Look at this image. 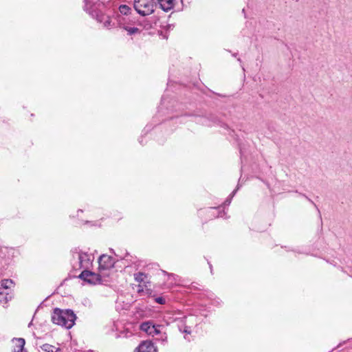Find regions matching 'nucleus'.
Returning a JSON list of instances; mask_svg holds the SVG:
<instances>
[{
    "instance_id": "f257e3e1",
    "label": "nucleus",
    "mask_w": 352,
    "mask_h": 352,
    "mask_svg": "<svg viewBox=\"0 0 352 352\" xmlns=\"http://www.w3.org/2000/svg\"><path fill=\"white\" fill-rule=\"evenodd\" d=\"M76 319L77 316L72 309H62L58 307L53 309L51 316V320L54 324L67 329H71L75 324Z\"/></svg>"
},
{
    "instance_id": "f03ea898",
    "label": "nucleus",
    "mask_w": 352,
    "mask_h": 352,
    "mask_svg": "<svg viewBox=\"0 0 352 352\" xmlns=\"http://www.w3.org/2000/svg\"><path fill=\"white\" fill-rule=\"evenodd\" d=\"M84 10L88 12L93 19H96L99 23H103L104 26L107 28L115 25V23L112 22L109 16L105 15L100 10L93 9L94 0H84Z\"/></svg>"
},
{
    "instance_id": "7ed1b4c3",
    "label": "nucleus",
    "mask_w": 352,
    "mask_h": 352,
    "mask_svg": "<svg viewBox=\"0 0 352 352\" xmlns=\"http://www.w3.org/2000/svg\"><path fill=\"white\" fill-rule=\"evenodd\" d=\"M157 3L155 0H134L133 8L142 16L153 14Z\"/></svg>"
},
{
    "instance_id": "20e7f679",
    "label": "nucleus",
    "mask_w": 352,
    "mask_h": 352,
    "mask_svg": "<svg viewBox=\"0 0 352 352\" xmlns=\"http://www.w3.org/2000/svg\"><path fill=\"white\" fill-rule=\"evenodd\" d=\"M70 253L73 258H75L76 256H77L78 260V268H76L75 265H73L74 269L76 270L82 268L84 270H88L89 265L92 263L93 259L91 258L90 255H89L87 252H82L79 250L78 248H74L71 250Z\"/></svg>"
},
{
    "instance_id": "39448f33",
    "label": "nucleus",
    "mask_w": 352,
    "mask_h": 352,
    "mask_svg": "<svg viewBox=\"0 0 352 352\" xmlns=\"http://www.w3.org/2000/svg\"><path fill=\"white\" fill-rule=\"evenodd\" d=\"M74 277L79 278L89 285L101 284L102 282V276L100 274L89 270H83L79 275L74 276Z\"/></svg>"
},
{
    "instance_id": "423d86ee",
    "label": "nucleus",
    "mask_w": 352,
    "mask_h": 352,
    "mask_svg": "<svg viewBox=\"0 0 352 352\" xmlns=\"http://www.w3.org/2000/svg\"><path fill=\"white\" fill-rule=\"evenodd\" d=\"M163 324H156L153 320H148L142 322L140 325V329L145 332L147 335L155 336L161 333V329H164Z\"/></svg>"
},
{
    "instance_id": "0eeeda50",
    "label": "nucleus",
    "mask_w": 352,
    "mask_h": 352,
    "mask_svg": "<svg viewBox=\"0 0 352 352\" xmlns=\"http://www.w3.org/2000/svg\"><path fill=\"white\" fill-rule=\"evenodd\" d=\"M98 270H107L115 267L116 261L111 256L105 254L100 255L98 260Z\"/></svg>"
},
{
    "instance_id": "6e6552de",
    "label": "nucleus",
    "mask_w": 352,
    "mask_h": 352,
    "mask_svg": "<svg viewBox=\"0 0 352 352\" xmlns=\"http://www.w3.org/2000/svg\"><path fill=\"white\" fill-rule=\"evenodd\" d=\"M116 21L118 27L126 30L129 36L141 33V30L139 28L127 25L125 17L122 16L120 14H117Z\"/></svg>"
},
{
    "instance_id": "1a4fd4ad",
    "label": "nucleus",
    "mask_w": 352,
    "mask_h": 352,
    "mask_svg": "<svg viewBox=\"0 0 352 352\" xmlns=\"http://www.w3.org/2000/svg\"><path fill=\"white\" fill-rule=\"evenodd\" d=\"M135 352H157V350L151 340H143L135 349Z\"/></svg>"
},
{
    "instance_id": "9d476101",
    "label": "nucleus",
    "mask_w": 352,
    "mask_h": 352,
    "mask_svg": "<svg viewBox=\"0 0 352 352\" xmlns=\"http://www.w3.org/2000/svg\"><path fill=\"white\" fill-rule=\"evenodd\" d=\"M11 341L12 342H16L13 346L12 352H28L27 349L25 348V340L24 338H13Z\"/></svg>"
},
{
    "instance_id": "9b49d317",
    "label": "nucleus",
    "mask_w": 352,
    "mask_h": 352,
    "mask_svg": "<svg viewBox=\"0 0 352 352\" xmlns=\"http://www.w3.org/2000/svg\"><path fill=\"white\" fill-rule=\"evenodd\" d=\"M160 8L164 12L172 10L175 4L176 0H157Z\"/></svg>"
},
{
    "instance_id": "f8f14e48",
    "label": "nucleus",
    "mask_w": 352,
    "mask_h": 352,
    "mask_svg": "<svg viewBox=\"0 0 352 352\" xmlns=\"http://www.w3.org/2000/svg\"><path fill=\"white\" fill-rule=\"evenodd\" d=\"M12 294H10L8 290L0 291V302L6 303L12 299Z\"/></svg>"
},
{
    "instance_id": "ddd939ff",
    "label": "nucleus",
    "mask_w": 352,
    "mask_h": 352,
    "mask_svg": "<svg viewBox=\"0 0 352 352\" xmlns=\"http://www.w3.org/2000/svg\"><path fill=\"white\" fill-rule=\"evenodd\" d=\"M13 281L11 279H3L0 283V291L9 290Z\"/></svg>"
},
{
    "instance_id": "4468645a",
    "label": "nucleus",
    "mask_w": 352,
    "mask_h": 352,
    "mask_svg": "<svg viewBox=\"0 0 352 352\" xmlns=\"http://www.w3.org/2000/svg\"><path fill=\"white\" fill-rule=\"evenodd\" d=\"M163 330L164 329H161V333L157 334L160 337L156 338V340L160 342L162 345L165 346L168 344V336Z\"/></svg>"
},
{
    "instance_id": "2eb2a0df",
    "label": "nucleus",
    "mask_w": 352,
    "mask_h": 352,
    "mask_svg": "<svg viewBox=\"0 0 352 352\" xmlns=\"http://www.w3.org/2000/svg\"><path fill=\"white\" fill-rule=\"evenodd\" d=\"M119 12L121 14L128 16L131 14V8L126 5V4H122L118 8Z\"/></svg>"
},
{
    "instance_id": "dca6fc26",
    "label": "nucleus",
    "mask_w": 352,
    "mask_h": 352,
    "mask_svg": "<svg viewBox=\"0 0 352 352\" xmlns=\"http://www.w3.org/2000/svg\"><path fill=\"white\" fill-rule=\"evenodd\" d=\"M153 129L152 124H147L142 131V134L141 137L138 139L139 143L141 145H144L143 144V136L146 135L149 131H151Z\"/></svg>"
},
{
    "instance_id": "f3484780",
    "label": "nucleus",
    "mask_w": 352,
    "mask_h": 352,
    "mask_svg": "<svg viewBox=\"0 0 352 352\" xmlns=\"http://www.w3.org/2000/svg\"><path fill=\"white\" fill-rule=\"evenodd\" d=\"M300 195L306 198V199H307L315 208L316 209L318 210V214H319V218L320 219V223H321V229L322 228V217H321V214H320V210L318 209L317 205L311 199H309L307 195H305V194H302V193H299Z\"/></svg>"
},
{
    "instance_id": "a211bd4d",
    "label": "nucleus",
    "mask_w": 352,
    "mask_h": 352,
    "mask_svg": "<svg viewBox=\"0 0 352 352\" xmlns=\"http://www.w3.org/2000/svg\"><path fill=\"white\" fill-rule=\"evenodd\" d=\"M144 277H146V274L144 272H139L134 274V278L138 283H142Z\"/></svg>"
},
{
    "instance_id": "6ab92c4d",
    "label": "nucleus",
    "mask_w": 352,
    "mask_h": 352,
    "mask_svg": "<svg viewBox=\"0 0 352 352\" xmlns=\"http://www.w3.org/2000/svg\"><path fill=\"white\" fill-rule=\"evenodd\" d=\"M239 188V187L238 186L237 188L236 189H234L232 191V192L230 195V196L225 200V201L223 202V205L225 206H229L230 204L232 197L234 196V195L236 194V192Z\"/></svg>"
},
{
    "instance_id": "aec40b11",
    "label": "nucleus",
    "mask_w": 352,
    "mask_h": 352,
    "mask_svg": "<svg viewBox=\"0 0 352 352\" xmlns=\"http://www.w3.org/2000/svg\"><path fill=\"white\" fill-rule=\"evenodd\" d=\"M41 348L45 352H56L54 351L55 347L50 344H44L41 346Z\"/></svg>"
},
{
    "instance_id": "412c9836",
    "label": "nucleus",
    "mask_w": 352,
    "mask_h": 352,
    "mask_svg": "<svg viewBox=\"0 0 352 352\" xmlns=\"http://www.w3.org/2000/svg\"><path fill=\"white\" fill-rule=\"evenodd\" d=\"M155 301L160 305H164L166 303V300L163 296L156 297Z\"/></svg>"
},
{
    "instance_id": "4be33fe9",
    "label": "nucleus",
    "mask_w": 352,
    "mask_h": 352,
    "mask_svg": "<svg viewBox=\"0 0 352 352\" xmlns=\"http://www.w3.org/2000/svg\"><path fill=\"white\" fill-rule=\"evenodd\" d=\"M221 207L219 206L217 208H211V210H218V214L216 216L217 217H223V214H224V211L221 210Z\"/></svg>"
},
{
    "instance_id": "5701e85b",
    "label": "nucleus",
    "mask_w": 352,
    "mask_h": 352,
    "mask_svg": "<svg viewBox=\"0 0 352 352\" xmlns=\"http://www.w3.org/2000/svg\"><path fill=\"white\" fill-rule=\"evenodd\" d=\"M179 331L186 333V334H190L191 331L190 330V327L188 326H185L184 330H182L180 327L179 328Z\"/></svg>"
},
{
    "instance_id": "b1692460",
    "label": "nucleus",
    "mask_w": 352,
    "mask_h": 352,
    "mask_svg": "<svg viewBox=\"0 0 352 352\" xmlns=\"http://www.w3.org/2000/svg\"><path fill=\"white\" fill-rule=\"evenodd\" d=\"M127 23V25H133L135 23L133 19H130V17H125Z\"/></svg>"
},
{
    "instance_id": "393cba45",
    "label": "nucleus",
    "mask_w": 352,
    "mask_h": 352,
    "mask_svg": "<svg viewBox=\"0 0 352 352\" xmlns=\"http://www.w3.org/2000/svg\"><path fill=\"white\" fill-rule=\"evenodd\" d=\"M152 28V25L150 22H146L144 25V28L146 30H149Z\"/></svg>"
},
{
    "instance_id": "a878e982",
    "label": "nucleus",
    "mask_w": 352,
    "mask_h": 352,
    "mask_svg": "<svg viewBox=\"0 0 352 352\" xmlns=\"http://www.w3.org/2000/svg\"><path fill=\"white\" fill-rule=\"evenodd\" d=\"M214 122H217V121L219 122V123H221V126L224 127V128H227L228 127V125L223 122H220L219 120H217V118H215L214 120Z\"/></svg>"
},
{
    "instance_id": "bb28decb",
    "label": "nucleus",
    "mask_w": 352,
    "mask_h": 352,
    "mask_svg": "<svg viewBox=\"0 0 352 352\" xmlns=\"http://www.w3.org/2000/svg\"><path fill=\"white\" fill-rule=\"evenodd\" d=\"M162 272L164 274H166L168 275V276H173V277H175V275L174 274H169L167 272L164 271V270H162Z\"/></svg>"
},
{
    "instance_id": "cd10ccee",
    "label": "nucleus",
    "mask_w": 352,
    "mask_h": 352,
    "mask_svg": "<svg viewBox=\"0 0 352 352\" xmlns=\"http://www.w3.org/2000/svg\"><path fill=\"white\" fill-rule=\"evenodd\" d=\"M191 288L192 289H194V290H197V289H199L195 285V283H192V285H191Z\"/></svg>"
},
{
    "instance_id": "c85d7f7f",
    "label": "nucleus",
    "mask_w": 352,
    "mask_h": 352,
    "mask_svg": "<svg viewBox=\"0 0 352 352\" xmlns=\"http://www.w3.org/2000/svg\"><path fill=\"white\" fill-rule=\"evenodd\" d=\"M158 32H159V34H160V35L163 36V38H168V36H167L166 34L163 35V32H162V31H159Z\"/></svg>"
},
{
    "instance_id": "c756f323",
    "label": "nucleus",
    "mask_w": 352,
    "mask_h": 352,
    "mask_svg": "<svg viewBox=\"0 0 352 352\" xmlns=\"http://www.w3.org/2000/svg\"><path fill=\"white\" fill-rule=\"evenodd\" d=\"M208 264L209 265V267H210V272L212 273V264L208 261Z\"/></svg>"
},
{
    "instance_id": "7c9ffc66",
    "label": "nucleus",
    "mask_w": 352,
    "mask_h": 352,
    "mask_svg": "<svg viewBox=\"0 0 352 352\" xmlns=\"http://www.w3.org/2000/svg\"><path fill=\"white\" fill-rule=\"evenodd\" d=\"M109 251H110V252H111L112 254H113L115 256H118L116 254V252H115V251H114V250H113V249H112V248H109Z\"/></svg>"
},
{
    "instance_id": "2f4dec72",
    "label": "nucleus",
    "mask_w": 352,
    "mask_h": 352,
    "mask_svg": "<svg viewBox=\"0 0 352 352\" xmlns=\"http://www.w3.org/2000/svg\"><path fill=\"white\" fill-rule=\"evenodd\" d=\"M166 27L167 30H169L172 29L173 25L168 24Z\"/></svg>"
},
{
    "instance_id": "473e14b6",
    "label": "nucleus",
    "mask_w": 352,
    "mask_h": 352,
    "mask_svg": "<svg viewBox=\"0 0 352 352\" xmlns=\"http://www.w3.org/2000/svg\"><path fill=\"white\" fill-rule=\"evenodd\" d=\"M239 146L240 153L242 155H243V151H242V148H241V145H240L239 143Z\"/></svg>"
},
{
    "instance_id": "72a5a7b5",
    "label": "nucleus",
    "mask_w": 352,
    "mask_h": 352,
    "mask_svg": "<svg viewBox=\"0 0 352 352\" xmlns=\"http://www.w3.org/2000/svg\"><path fill=\"white\" fill-rule=\"evenodd\" d=\"M129 254V252H126V255H125V256H124V257H120V259H123V258H125V257H126Z\"/></svg>"
},
{
    "instance_id": "f704fd0d",
    "label": "nucleus",
    "mask_w": 352,
    "mask_h": 352,
    "mask_svg": "<svg viewBox=\"0 0 352 352\" xmlns=\"http://www.w3.org/2000/svg\"><path fill=\"white\" fill-rule=\"evenodd\" d=\"M192 116V115H191V114L185 113V114H182L181 116Z\"/></svg>"
},
{
    "instance_id": "c9c22d12",
    "label": "nucleus",
    "mask_w": 352,
    "mask_h": 352,
    "mask_svg": "<svg viewBox=\"0 0 352 352\" xmlns=\"http://www.w3.org/2000/svg\"><path fill=\"white\" fill-rule=\"evenodd\" d=\"M230 133H233V136L235 135V132L234 130L231 131Z\"/></svg>"
},
{
    "instance_id": "e433bc0d",
    "label": "nucleus",
    "mask_w": 352,
    "mask_h": 352,
    "mask_svg": "<svg viewBox=\"0 0 352 352\" xmlns=\"http://www.w3.org/2000/svg\"><path fill=\"white\" fill-rule=\"evenodd\" d=\"M236 55H237V53H234V54H232V56H233L234 57H236Z\"/></svg>"
},
{
    "instance_id": "4c0bfd02",
    "label": "nucleus",
    "mask_w": 352,
    "mask_h": 352,
    "mask_svg": "<svg viewBox=\"0 0 352 352\" xmlns=\"http://www.w3.org/2000/svg\"><path fill=\"white\" fill-rule=\"evenodd\" d=\"M90 223H91V222H90V221H85V224Z\"/></svg>"
},
{
    "instance_id": "58836bf2",
    "label": "nucleus",
    "mask_w": 352,
    "mask_h": 352,
    "mask_svg": "<svg viewBox=\"0 0 352 352\" xmlns=\"http://www.w3.org/2000/svg\"><path fill=\"white\" fill-rule=\"evenodd\" d=\"M237 60H238L239 62L241 63V58H237Z\"/></svg>"
},
{
    "instance_id": "ea45409f",
    "label": "nucleus",
    "mask_w": 352,
    "mask_h": 352,
    "mask_svg": "<svg viewBox=\"0 0 352 352\" xmlns=\"http://www.w3.org/2000/svg\"><path fill=\"white\" fill-rule=\"evenodd\" d=\"M78 212H82V210L79 209V210H78Z\"/></svg>"
},
{
    "instance_id": "a19ab883",
    "label": "nucleus",
    "mask_w": 352,
    "mask_h": 352,
    "mask_svg": "<svg viewBox=\"0 0 352 352\" xmlns=\"http://www.w3.org/2000/svg\"><path fill=\"white\" fill-rule=\"evenodd\" d=\"M60 348H57V349H56V351H60Z\"/></svg>"
},
{
    "instance_id": "79ce46f5",
    "label": "nucleus",
    "mask_w": 352,
    "mask_h": 352,
    "mask_svg": "<svg viewBox=\"0 0 352 352\" xmlns=\"http://www.w3.org/2000/svg\"><path fill=\"white\" fill-rule=\"evenodd\" d=\"M30 325H32V322L29 323L28 327H30Z\"/></svg>"
},
{
    "instance_id": "37998d69",
    "label": "nucleus",
    "mask_w": 352,
    "mask_h": 352,
    "mask_svg": "<svg viewBox=\"0 0 352 352\" xmlns=\"http://www.w3.org/2000/svg\"><path fill=\"white\" fill-rule=\"evenodd\" d=\"M242 12H243V13H245V9H244V8L242 10Z\"/></svg>"
},
{
    "instance_id": "c03bdc74",
    "label": "nucleus",
    "mask_w": 352,
    "mask_h": 352,
    "mask_svg": "<svg viewBox=\"0 0 352 352\" xmlns=\"http://www.w3.org/2000/svg\"><path fill=\"white\" fill-rule=\"evenodd\" d=\"M234 138H235V140H236V141H238V140H238V138H235V137H234Z\"/></svg>"
}]
</instances>
